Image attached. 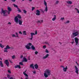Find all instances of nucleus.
I'll return each instance as SVG.
<instances>
[{"instance_id": "nucleus-1", "label": "nucleus", "mask_w": 79, "mask_h": 79, "mask_svg": "<svg viewBox=\"0 0 79 79\" xmlns=\"http://www.w3.org/2000/svg\"><path fill=\"white\" fill-rule=\"evenodd\" d=\"M7 10H8V11H6V10H3V9H2L1 12V15L2 14H3L4 16H8L7 14H5L6 11L8 15H10V12L12 11V9L10 7L8 6Z\"/></svg>"}, {"instance_id": "nucleus-2", "label": "nucleus", "mask_w": 79, "mask_h": 79, "mask_svg": "<svg viewBox=\"0 0 79 79\" xmlns=\"http://www.w3.org/2000/svg\"><path fill=\"white\" fill-rule=\"evenodd\" d=\"M18 18H19V19H21V15H18L17 16H16L14 19V21L17 24L18 23V21H19V19Z\"/></svg>"}, {"instance_id": "nucleus-3", "label": "nucleus", "mask_w": 79, "mask_h": 79, "mask_svg": "<svg viewBox=\"0 0 79 79\" xmlns=\"http://www.w3.org/2000/svg\"><path fill=\"white\" fill-rule=\"evenodd\" d=\"M79 31H77L76 32L72 33V34L71 35V38H74L75 37H76L78 35H79Z\"/></svg>"}, {"instance_id": "nucleus-4", "label": "nucleus", "mask_w": 79, "mask_h": 79, "mask_svg": "<svg viewBox=\"0 0 79 79\" xmlns=\"http://www.w3.org/2000/svg\"><path fill=\"white\" fill-rule=\"evenodd\" d=\"M10 48H11V47H10L8 45H7L6 46V48H4V52L5 53H6H6H7L8 52V51H7L8 49H10Z\"/></svg>"}, {"instance_id": "nucleus-5", "label": "nucleus", "mask_w": 79, "mask_h": 79, "mask_svg": "<svg viewBox=\"0 0 79 79\" xmlns=\"http://www.w3.org/2000/svg\"><path fill=\"white\" fill-rule=\"evenodd\" d=\"M45 73H47L49 76H50V73H51V71L49 69H46L45 71Z\"/></svg>"}, {"instance_id": "nucleus-6", "label": "nucleus", "mask_w": 79, "mask_h": 79, "mask_svg": "<svg viewBox=\"0 0 79 79\" xmlns=\"http://www.w3.org/2000/svg\"><path fill=\"white\" fill-rule=\"evenodd\" d=\"M4 63L6 64L7 67H9V64H10V63L8 61V60H6L4 61Z\"/></svg>"}, {"instance_id": "nucleus-7", "label": "nucleus", "mask_w": 79, "mask_h": 79, "mask_svg": "<svg viewBox=\"0 0 79 79\" xmlns=\"http://www.w3.org/2000/svg\"><path fill=\"white\" fill-rule=\"evenodd\" d=\"M75 42L76 43V45H77L78 43H79V40L76 37L75 38Z\"/></svg>"}, {"instance_id": "nucleus-8", "label": "nucleus", "mask_w": 79, "mask_h": 79, "mask_svg": "<svg viewBox=\"0 0 79 79\" xmlns=\"http://www.w3.org/2000/svg\"><path fill=\"white\" fill-rule=\"evenodd\" d=\"M16 35L14 34L11 35L12 37H18L19 38V36H18V33L17 32L15 33Z\"/></svg>"}, {"instance_id": "nucleus-9", "label": "nucleus", "mask_w": 79, "mask_h": 79, "mask_svg": "<svg viewBox=\"0 0 79 79\" xmlns=\"http://www.w3.org/2000/svg\"><path fill=\"white\" fill-rule=\"evenodd\" d=\"M75 73L77 74H79V69H78V68L76 66H75Z\"/></svg>"}, {"instance_id": "nucleus-10", "label": "nucleus", "mask_w": 79, "mask_h": 79, "mask_svg": "<svg viewBox=\"0 0 79 79\" xmlns=\"http://www.w3.org/2000/svg\"><path fill=\"white\" fill-rule=\"evenodd\" d=\"M36 15L37 16H39L40 15V11L39 10H36Z\"/></svg>"}, {"instance_id": "nucleus-11", "label": "nucleus", "mask_w": 79, "mask_h": 79, "mask_svg": "<svg viewBox=\"0 0 79 79\" xmlns=\"http://www.w3.org/2000/svg\"><path fill=\"white\" fill-rule=\"evenodd\" d=\"M67 69H68V67L67 66H66L65 68H63V71H64V72H66V71H67Z\"/></svg>"}, {"instance_id": "nucleus-12", "label": "nucleus", "mask_w": 79, "mask_h": 79, "mask_svg": "<svg viewBox=\"0 0 79 79\" xmlns=\"http://www.w3.org/2000/svg\"><path fill=\"white\" fill-rule=\"evenodd\" d=\"M15 69L18 68L19 69H21V66L19 65H17L15 66Z\"/></svg>"}, {"instance_id": "nucleus-13", "label": "nucleus", "mask_w": 79, "mask_h": 79, "mask_svg": "<svg viewBox=\"0 0 79 79\" xmlns=\"http://www.w3.org/2000/svg\"><path fill=\"white\" fill-rule=\"evenodd\" d=\"M49 56V54H47L46 55V56H44L43 58V59H46V58H47Z\"/></svg>"}, {"instance_id": "nucleus-14", "label": "nucleus", "mask_w": 79, "mask_h": 79, "mask_svg": "<svg viewBox=\"0 0 79 79\" xmlns=\"http://www.w3.org/2000/svg\"><path fill=\"white\" fill-rule=\"evenodd\" d=\"M56 15H54V18L52 19V20L53 21H55V20H56Z\"/></svg>"}, {"instance_id": "nucleus-15", "label": "nucleus", "mask_w": 79, "mask_h": 79, "mask_svg": "<svg viewBox=\"0 0 79 79\" xmlns=\"http://www.w3.org/2000/svg\"><path fill=\"white\" fill-rule=\"evenodd\" d=\"M0 65L1 67H3L4 66L3 64V62H2V61H0Z\"/></svg>"}, {"instance_id": "nucleus-16", "label": "nucleus", "mask_w": 79, "mask_h": 79, "mask_svg": "<svg viewBox=\"0 0 79 79\" xmlns=\"http://www.w3.org/2000/svg\"><path fill=\"white\" fill-rule=\"evenodd\" d=\"M47 74V73H45H45H44V77H46V78H47V77H48V76H49Z\"/></svg>"}, {"instance_id": "nucleus-17", "label": "nucleus", "mask_w": 79, "mask_h": 79, "mask_svg": "<svg viewBox=\"0 0 79 79\" xmlns=\"http://www.w3.org/2000/svg\"><path fill=\"white\" fill-rule=\"evenodd\" d=\"M27 60L25 57H23V60H22V62H27Z\"/></svg>"}, {"instance_id": "nucleus-18", "label": "nucleus", "mask_w": 79, "mask_h": 79, "mask_svg": "<svg viewBox=\"0 0 79 79\" xmlns=\"http://www.w3.org/2000/svg\"><path fill=\"white\" fill-rule=\"evenodd\" d=\"M23 23V20H19V25H21Z\"/></svg>"}, {"instance_id": "nucleus-19", "label": "nucleus", "mask_w": 79, "mask_h": 79, "mask_svg": "<svg viewBox=\"0 0 79 79\" xmlns=\"http://www.w3.org/2000/svg\"><path fill=\"white\" fill-rule=\"evenodd\" d=\"M66 2L68 4H70V5H71V4H72V2H71V1H67Z\"/></svg>"}, {"instance_id": "nucleus-20", "label": "nucleus", "mask_w": 79, "mask_h": 79, "mask_svg": "<svg viewBox=\"0 0 79 79\" xmlns=\"http://www.w3.org/2000/svg\"><path fill=\"white\" fill-rule=\"evenodd\" d=\"M25 47L27 48V49H28V50H30L31 49L30 47H29V46L28 45H26L25 46Z\"/></svg>"}, {"instance_id": "nucleus-21", "label": "nucleus", "mask_w": 79, "mask_h": 79, "mask_svg": "<svg viewBox=\"0 0 79 79\" xmlns=\"http://www.w3.org/2000/svg\"><path fill=\"white\" fill-rule=\"evenodd\" d=\"M34 66L35 69H37L39 68V66L37 64H35Z\"/></svg>"}, {"instance_id": "nucleus-22", "label": "nucleus", "mask_w": 79, "mask_h": 79, "mask_svg": "<svg viewBox=\"0 0 79 79\" xmlns=\"http://www.w3.org/2000/svg\"><path fill=\"white\" fill-rule=\"evenodd\" d=\"M44 5L45 6H47V2H46V1L45 0L44 1Z\"/></svg>"}, {"instance_id": "nucleus-23", "label": "nucleus", "mask_w": 79, "mask_h": 79, "mask_svg": "<svg viewBox=\"0 0 79 79\" xmlns=\"http://www.w3.org/2000/svg\"><path fill=\"white\" fill-rule=\"evenodd\" d=\"M31 48L32 50H35V47H34V46L33 45H32L31 46Z\"/></svg>"}, {"instance_id": "nucleus-24", "label": "nucleus", "mask_w": 79, "mask_h": 79, "mask_svg": "<svg viewBox=\"0 0 79 79\" xmlns=\"http://www.w3.org/2000/svg\"><path fill=\"white\" fill-rule=\"evenodd\" d=\"M30 68H32L33 69H34V64H31L30 65Z\"/></svg>"}, {"instance_id": "nucleus-25", "label": "nucleus", "mask_w": 79, "mask_h": 79, "mask_svg": "<svg viewBox=\"0 0 79 79\" xmlns=\"http://www.w3.org/2000/svg\"><path fill=\"white\" fill-rule=\"evenodd\" d=\"M31 37H33V35H35V33H31Z\"/></svg>"}, {"instance_id": "nucleus-26", "label": "nucleus", "mask_w": 79, "mask_h": 79, "mask_svg": "<svg viewBox=\"0 0 79 79\" xmlns=\"http://www.w3.org/2000/svg\"><path fill=\"white\" fill-rule=\"evenodd\" d=\"M23 35H27L26 34V31H24L23 32Z\"/></svg>"}, {"instance_id": "nucleus-27", "label": "nucleus", "mask_w": 79, "mask_h": 79, "mask_svg": "<svg viewBox=\"0 0 79 79\" xmlns=\"http://www.w3.org/2000/svg\"><path fill=\"white\" fill-rule=\"evenodd\" d=\"M45 10L46 12L48 11V7H47V6H46Z\"/></svg>"}, {"instance_id": "nucleus-28", "label": "nucleus", "mask_w": 79, "mask_h": 79, "mask_svg": "<svg viewBox=\"0 0 79 79\" xmlns=\"http://www.w3.org/2000/svg\"><path fill=\"white\" fill-rule=\"evenodd\" d=\"M23 74L24 76H26L27 77H28V75L25 72H23Z\"/></svg>"}, {"instance_id": "nucleus-29", "label": "nucleus", "mask_w": 79, "mask_h": 79, "mask_svg": "<svg viewBox=\"0 0 79 79\" xmlns=\"http://www.w3.org/2000/svg\"><path fill=\"white\" fill-rule=\"evenodd\" d=\"M0 47H1V48H4V47L5 46H4V45H2L1 44H0Z\"/></svg>"}, {"instance_id": "nucleus-30", "label": "nucleus", "mask_w": 79, "mask_h": 79, "mask_svg": "<svg viewBox=\"0 0 79 79\" xmlns=\"http://www.w3.org/2000/svg\"><path fill=\"white\" fill-rule=\"evenodd\" d=\"M45 44H47V45H49V42H47V41H45L44 42Z\"/></svg>"}, {"instance_id": "nucleus-31", "label": "nucleus", "mask_w": 79, "mask_h": 79, "mask_svg": "<svg viewBox=\"0 0 79 79\" xmlns=\"http://www.w3.org/2000/svg\"><path fill=\"white\" fill-rule=\"evenodd\" d=\"M15 58L16 56H15L14 55L12 56V59H13V60H14V59H15Z\"/></svg>"}, {"instance_id": "nucleus-32", "label": "nucleus", "mask_w": 79, "mask_h": 79, "mask_svg": "<svg viewBox=\"0 0 79 79\" xmlns=\"http://www.w3.org/2000/svg\"><path fill=\"white\" fill-rule=\"evenodd\" d=\"M19 64L20 65H22V66H23V65H24V64L23 63V62H20L19 63Z\"/></svg>"}, {"instance_id": "nucleus-33", "label": "nucleus", "mask_w": 79, "mask_h": 79, "mask_svg": "<svg viewBox=\"0 0 79 79\" xmlns=\"http://www.w3.org/2000/svg\"><path fill=\"white\" fill-rule=\"evenodd\" d=\"M13 5L14 6V7H15V8H18V6L16 5V4H14Z\"/></svg>"}, {"instance_id": "nucleus-34", "label": "nucleus", "mask_w": 79, "mask_h": 79, "mask_svg": "<svg viewBox=\"0 0 79 79\" xmlns=\"http://www.w3.org/2000/svg\"><path fill=\"white\" fill-rule=\"evenodd\" d=\"M23 11L24 13L25 14H26V13H27V11H26V10H23Z\"/></svg>"}, {"instance_id": "nucleus-35", "label": "nucleus", "mask_w": 79, "mask_h": 79, "mask_svg": "<svg viewBox=\"0 0 79 79\" xmlns=\"http://www.w3.org/2000/svg\"><path fill=\"white\" fill-rule=\"evenodd\" d=\"M7 77L8 79H10V75H8V74H7Z\"/></svg>"}, {"instance_id": "nucleus-36", "label": "nucleus", "mask_w": 79, "mask_h": 79, "mask_svg": "<svg viewBox=\"0 0 79 79\" xmlns=\"http://www.w3.org/2000/svg\"><path fill=\"white\" fill-rule=\"evenodd\" d=\"M17 9H18V11H19V13H20L21 12V10L20 9H19V8H17Z\"/></svg>"}, {"instance_id": "nucleus-37", "label": "nucleus", "mask_w": 79, "mask_h": 79, "mask_svg": "<svg viewBox=\"0 0 79 79\" xmlns=\"http://www.w3.org/2000/svg\"><path fill=\"white\" fill-rule=\"evenodd\" d=\"M75 10H76L77 11V13H78V14H79V9H77V8H75Z\"/></svg>"}, {"instance_id": "nucleus-38", "label": "nucleus", "mask_w": 79, "mask_h": 79, "mask_svg": "<svg viewBox=\"0 0 79 79\" xmlns=\"http://www.w3.org/2000/svg\"><path fill=\"white\" fill-rule=\"evenodd\" d=\"M29 46H31L32 45V44L31 43H29V44H27Z\"/></svg>"}, {"instance_id": "nucleus-39", "label": "nucleus", "mask_w": 79, "mask_h": 79, "mask_svg": "<svg viewBox=\"0 0 79 79\" xmlns=\"http://www.w3.org/2000/svg\"><path fill=\"white\" fill-rule=\"evenodd\" d=\"M69 23V20H68L66 22L64 23L65 24H68Z\"/></svg>"}, {"instance_id": "nucleus-40", "label": "nucleus", "mask_w": 79, "mask_h": 79, "mask_svg": "<svg viewBox=\"0 0 79 79\" xmlns=\"http://www.w3.org/2000/svg\"><path fill=\"white\" fill-rule=\"evenodd\" d=\"M9 79H15V77H11Z\"/></svg>"}, {"instance_id": "nucleus-41", "label": "nucleus", "mask_w": 79, "mask_h": 79, "mask_svg": "<svg viewBox=\"0 0 79 79\" xmlns=\"http://www.w3.org/2000/svg\"><path fill=\"white\" fill-rule=\"evenodd\" d=\"M8 73H9L10 74H11V71L10 70H8Z\"/></svg>"}, {"instance_id": "nucleus-42", "label": "nucleus", "mask_w": 79, "mask_h": 79, "mask_svg": "<svg viewBox=\"0 0 79 79\" xmlns=\"http://www.w3.org/2000/svg\"><path fill=\"white\" fill-rule=\"evenodd\" d=\"M38 53L39 52H38L35 51V55H37V54H38Z\"/></svg>"}, {"instance_id": "nucleus-43", "label": "nucleus", "mask_w": 79, "mask_h": 79, "mask_svg": "<svg viewBox=\"0 0 79 79\" xmlns=\"http://www.w3.org/2000/svg\"><path fill=\"white\" fill-rule=\"evenodd\" d=\"M43 48L44 49H45L46 48V45H44L43 46Z\"/></svg>"}, {"instance_id": "nucleus-44", "label": "nucleus", "mask_w": 79, "mask_h": 79, "mask_svg": "<svg viewBox=\"0 0 79 79\" xmlns=\"http://www.w3.org/2000/svg\"><path fill=\"white\" fill-rule=\"evenodd\" d=\"M35 9V7H32V11H33Z\"/></svg>"}, {"instance_id": "nucleus-45", "label": "nucleus", "mask_w": 79, "mask_h": 79, "mask_svg": "<svg viewBox=\"0 0 79 79\" xmlns=\"http://www.w3.org/2000/svg\"><path fill=\"white\" fill-rule=\"evenodd\" d=\"M37 23H41V22H40V20H38L37 21Z\"/></svg>"}, {"instance_id": "nucleus-46", "label": "nucleus", "mask_w": 79, "mask_h": 79, "mask_svg": "<svg viewBox=\"0 0 79 79\" xmlns=\"http://www.w3.org/2000/svg\"><path fill=\"white\" fill-rule=\"evenodd\" d=\"M35 34L36 35L37 34V30H36L35 31Z\"/></svg>"}, {"instance_id": "nucleus-47", "label": "nucleus", "mask_w": 79, "mask_h": 79, "mask_svg": "<svg viewBox=\"0 0 79 79\" xmlns=\"http://www.w3.org/2000/svg\"><path fill=\"white\" fill-rule=\"evenodd\" d=\"M59 3V1H57L56 2V4H58Z\"/></svg>"}, {"instance_id": "nucleus-48", "label": "nucleus", "mask_w": 79, "mask_h": 79, "mask_svg": "<svg viewBox=\"0 0 79 79\" xmlns=\"http://www.w3.org/2000/svg\"><path fill=\"white\" fill-rule=\"evenodd\" d=\"M64 18H61L60 19L62 20L63 21V20H64Z\"/></svg>"}, {"instance_id": "nucleus-49", "label": "nucleus", "mask_w": 79, "mask_h": 79, "mask_svg": "<svg viewBox=\"0 0 79 79\" xmlns=\"http://www.w3.org/2000/svg\"><path fill=\"white\" fill-rule=\"evenodd\" d=\"M9 61L10 62V63H13V62H12V61H11V60H9Z\"/></svg>"}, {"instance_id": "nucleus-50", "label": "nucleus", "mask_w": 79, "mask_h": 79, "mask_svg": "<svg viewBox=\"0 0 79 79\" xmlns=\"http://www.w3.org/2000/svg\"><path fill=\"white\" fill-rule=\"evenodd\" d=\"M46 53H48V51L47 49H46Z\"/></svg>"}, {"instance_id": "nucleus-51", "label": "nucleus", "mask_w": 79, "mask_h": 79, "mask_svg": "<svg viewBox=\"0 0 79 79\" xmlns=\"http://www.w3.org/2000/svg\"><path fill=\"white\" fill-rule=\"evenodd\" d=\"M19 34H23V33L22 32H21V31H19Z\"/></svg>"}, {"instance_id": "nucleus-52", "label": "nucleus", "mask_w": 79, "mask_h": 79, "mask_svg": "<svg viewBox=\"0 0 79 79\" xmlns=\"http://www.w3.org/2000/svg\"><path fill=\"white\" fill-rule=\"evenodd\" d=\"M40 10L42 11V13H44V12L43 11V10H42V9H40Z\"/></svg>"}, {"instance_id": "nucleus-53", "label": "nucleus", "mask_w": 79, "mask_h": 79, "mask_svg": "<svg viewBox=\"0 0 79 79\" xmlns=\"http://www.w3.org/2000/svg\"><path fill=\"white\" fill-rule=\"evenodd\" d=\"M11 1L13 2H16V0H11Z\"/></svg>"}, {"instance_id": "nucleus-54", "label": "nucleus", "mask_w": 79, "mask_h": 79, "mask_svg": "<svg viewBox=\"0 0 79 79\" xmlns=\"http://www.w3.org/2000/svg\"><path fill=\"white\" fill-rule=\"evenodd\" d=\"M8 24H10V25H11V23L10 22H9L8 23Z\"/></svg>"}, {"instance_id": "nucleus-55", "label": "nucleus", "mask_w": 79, "mask_h": 79, "mask_svg": "<svg viewBox=\"0 0 79 79\" xmlns=\"http://www.w3.org/2000/svg\"><path fill=\"white\" fill-rule=\"evenodd\" d=\"M23 58V55H22L20 56V58Z\"/></svg>"}, {"instance_id": "nucleus-56", "label": "nucleus", "mask_w": 79, "mask_h": 79, "mask_svg": "<svg viewBox=\"0 0 79 79\" xmlns=\"http://www.w3.org/2000/svg\"><path fill=\"white\" fill-rule=\"evenodd\" d=\"M36 72H35V71H34L33 72V73H34V74H35Z\"/></svg>"}, {"instance_id": "nucleus-57", "label": "nucleus", "mask_w": 79, "mask_h": 79, "mask_svg": "<svg viewBox=\"0 0 79 79\" xmlns=\"http://www.w3.org/2000/svg\"><path fill=\"white\" fill-rule=\"evenodd\" d=\"M3 79H7V77H4L3 78Z\"/></svg>"}, {"instance_id": "nucleus-58", "label": "nucleus", "mask_w": 79, "mask_h": 79, "mask_svg": "<svg viewBox=\"0 0 79 79\" xmlns=\"http://www.w3.org/2000/svg\"><path fill=\"white\" fill-rule=\"evenodd\" d=\"M60 67L61 68H64V67L63 66H60Z\"/></svg>"}, {"instance_id": "nucleus-59", "label": "nucleus", "mask_w": 79, "mask_h": 79, "mask_svg": "<svg viewBox=\"0 0 79 79\" xmlns=\"http://www.w3.org/2000/svg\"><path fill=\"white\" fill-rule=\"evenodd\" d=\"M33 39V37H31V38H30V40H32Z\"/></svg>"}, {"instance_id": "nucleus-60", "label": "nucleus", "mask_w": 79, "mask_h": 79, "mask_svg": "<svg viewBox=\"0 0 79 79\" xmlns=\"http://www.w3.org/2000/svg\"><path fill=\"white\" fill-rule=\"evenodd\" d=\"M43 22H44V21L43 20H41V23H43Z\"/></svg>"}, {"instance_id": "nucleus-61", "label": "nucleus", "mask_w": 79, "mask_h": 79, "mask_svg": "<svg viewBox=\"0 0 79 79\" xmlns=\"http://www.w3.org/2000/svg\"><path fill=\"white\" fill-rule=\"evenodd\" d=\"M25 79H28V77H27L25 78Z\"/></svg>"}, {"instance_id": "nucleus-62", "label": "nucleus", "mask_w": 79, "mask_h": 79, "mask_svg": "<svg viewBox=\"0 0 79 79\" xmlns=\"http://www.w3.org/2000/svg\"><path fill=\"white\" fill-rule=\"evenodd\" d=\"M0 60H2V59L1 58H0Z\"/></svg>"}, {"instance_id": "nucleus-63", "label": "nucleus", "mask_w": 79, "mask_h": 79, "mask_svg": "<svg viewBox=\"0 0 79 79\" xmlns=\"http://www.w3.org/2000/svg\"><path fill=\"white\" fill-rule=\"evenodd\" d=\"M29 2H32V0H29Z\"/></svg>"}, {"instance_id": "nucleus-64", "label": "nucleus", "mask_w": 79, "mask_h": 79, "mask_svg": "<svg viewBox=\"0 0 79 79\" xmlns=\"http://www.w3.org/2000/svg\"><path fill=\"white\" fill-rule=\"evenodd\" d=\"M60 61H61V59H60Z\"/></svg>"}]
</instances>
